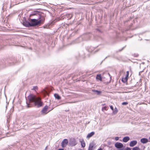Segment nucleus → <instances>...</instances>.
<instances>
[{
	"label": "nucleus",
	"mask_w": 150,
	"mask_h": 150,
	"mask_svg": "<svg viewBox=\"0 0 150 150\" xmlns=\"http://www.w3.org/2000/svg\"><path fill=\"white\" fill-rule=\"evenodd\" d=\"M28 99L30 102H34L35 105L38 107L42 106L43 105L40 98L39 97L36 98L33 95L31 94L28 96Z\"/></svg>",
	"instance_id": "1"
},
{
	"label": "nucleus",
	"mask_w": 150,
	"mask_h": 150,
	"mask_svg": "<svg viewBox=\"0 0 150 150\" xmlns=\"http://www.w3.org/2000/svg\"><path fill=\"white\" fill-rule=\"evenodd\" d=\"M44 19L40 16V17L38 19H31L30 21V26H34L38 25L42 23Z\"/></svg>",
	"instance_id": "2"
},
{
	"label": "nucleus",
	"mask_w": 150,
	"mask_h": 150,
	"mask_svg": "<svg viewBox=\"0 0 150 150\" xmlns=\"http://www.w3.org/2000/svg\"><path fill=\"white\" fill-rule=\"evenodd\" d=\"M127 74L126 76L124 77H123L122 79V81L124 83H126L127 81L129 75V71H127Z\"/></svg>",
	"instance_id": "3"
},
{
	"label": "nucleus",
	"mask_w": 150,
	"mask_h": 150,
	"mask_svg": "<svg viewBox=\"0 0 150 150\" xmlns=\"http://www.w3.org/2000/svg\"><path fill=\"white\" fill-rule=\"evenodd\" d=\"M48 107L47 106H45L42 110L41 113L43 115H45L47 114L48 112L47 111Z\"/></svg>",
	"instance_id": "4"
},
{
	"label": "nucleus",
	"mask_w": 150,
	"mask_h": 150,
	"mask_svg": "<svg viewBox=\"0 0 150 150\" xmlns=\"http://www.w3.org/2000/svg\"><path fill=\"white\" fill-rule=\"evenodd\" d=\"M115 146L117 148L121 149L123 147V144L120 142H117L115 144Z\"/></svg>",
	"instance_id": "5"
},
{
	"label": "nucleus",
	"mask_w": 150,
	"mask_h": 150,
	"mask_svg": "<svg viewBox=\"0 0 150 150\" xmlns=\"http://www.w3.org/2000/svg\"><path fill=\"white\" fill-rule=\"evenodd\" d=\"M68 142V140L67 139H64L62 142L61 145L63 147H65L67 144Z\"/></svg>",
	"instance_id": "6"
},
{
	"label": "nucleus",
	"mask_w": 150,
	"mask_h": 150,
	"mask_svg": "<svg viewBox=\"0 0 150 150\" xmlns=\"http://www.w3.org/2000/svg\"><path fill=\"white\" fill-rule=\"evenodd\" d=\"M137 143V142L136 140H133L131 141L129 143V146L131 147H133L136 145Z\"/></svg>",
	"instance_id": "7"
},
{
	"label": "nucleus",
	"mask_w": 150,
	"mask_h": 150,
	"mask_svg": "<svg viewBox=\"0 0 150 150\" xmlns=\"http://www.w3.org/2000/svg\"><path fill=\"white\" fill-rule=\"evenodd\" d=\"M130 139V138L129 137H126L123 139V141L125 142H126Z\"/></svg>",
	"instance_id": "8"
},
{
	"label": "nucleus",
	"mask_w": 150,
	"mask_h": 150,
	"mask_svg": "<svg viewBox=\"0 0 150 150\" xmlns=\"http://www.w3.org/2000/svg\"><path fill=\"white\" fill-rule=\"evenodd\" d=\"M140 141L142 143L144 144L148 142V140L147 139L144 138L140 140Z\"/></svg>",
	"instance_id": "9"
},
{
	"label": "nucleus",
	"mask_w": 150,
	"mask_h": 150,
	"mask_svg": "<svg viewBox=\"0 0 150 150\" xmlns=\"http://www.w3.org/2000/svg\"><path fill=\"white\" fill-rule=\"evenodd\" d=\"M94 132H93L88 134L87 136V138H90V137L92 136L94 134Z\"/></svg>",
	"instance_id": "10"
},
{
	"label": "nucleus",
	"mask_w": 150,
	"mask_h": 150,
	"mask_svg": "<svg viewBox=\"0 0 150 150\" xmlns=\"http://www.w3.org/2000/svg\"><path fill=\"white\" fill-rule=\"evenodd\" d=\"M23 25L26 26V27H28L29 26H30V22H28L27 21H25L23 22Z\"/></svg>",
	"instance_id": "11"
},
{
	"label": "nucleus",
	"mask_w": 150,
	"mask_h": 150,
	"mask_svg": "<svg viewBox=\"0 0 150 150\" xmlns=\"http://www.w3.org/2000/svg\"><path fill=\"white\" fill-rule=\"evenodd\" d=\"M81 146L83 147H84L85 146V144L84 141L83 139H81L80 141Z\"/></svg>",
	"instance_id": "12"
},
{
	"label": "nucleus",
	"mask_w": 150,
	"mask_h": 150,
	"mask_svg": "<svg viewBox=\"0 0 150 150\" xmlns=\"http://www.w3.org/2000/svg\"><path fill=\"white\" fill-rule=\"evenodd\" d=\"M96 79L97 80H99L100 81H101L102 80V78L100 74L97 75L96 77Z\"/></svg>",
	"instance_id": "13"
},
{
	"label": "nucleus",
	"mask_w": 150,
	"mask_h": 150,
	"mask_svg": "<svg viewBox=\"0 0 150 150\" xmlns=\"http://www.w3.org/2000/svg\"><path fill=\"white\" fill-rule=\"evenodd\" d=\"M93 145L92 144H89L88 148V150H93Z\"/></svg>",
	"instance_id": "14"
},
{
	"label": "nucleus",
	"mask_w": 150,
	"mask_h": 150,
	"mask_svg": "<svg viewBox=\"0 0 150 150\" xmlns=\"http://www.w3.org/2000/svg\"><path fill=\"white\" fill-rule=\"evenodd\" d=\"M54 96L55 98L58 99H59L60 98V96L57 94H54Z\"/></svg>",
	"instance_id": "15"
},
{
	"label": "nucleus",
	"mask_w": 150,
	"mask_h": 150,
	"mask_svg": "<svg viewBox=\"0 0 150 150\" xmlns=\"http://www.w3.org/2000/svg\"><path fill=\"white\" fill-rule=\"evenodd\" d=\"M117 112H118L117 109L116 108H115L114 109V110L113 112V113L114 114H116L117 113Z\"/></svg>",
	"instance_id": "16"
},
{
	"label": "nucleus",
	"mask_w": 150,
	"mask_h": 150,
	"mask_svg": "<svg viewBox=\"0 0 150 150\" xmlns=\"http://www.w3.org/2000/svg\"><path fill=\"white\" fill-rule=\"evenodd\" d=\"M108 109V107L107 106H105L104 107H103L102 108V110H107Z\"/></svg>",
	"instance_id": "17"
},
{
	"label": "nucleus",
	"mask_w": 150,
	"mask_h": 150,
	"mask_svg": "<svg viewBox=\"0 0 150 150\" xmlns=\"http://www.w3.org/2000/svg\"><path fill=\"white\" fill-rule=\"evenodd\" d=\"M132 150H141L140 148L137 147H135L133 148Z\"/></svg>",
	"instance_id": "18"
},
{
	"label": "nucleus",
	"mask_w": 150,
	"mask_h": 150,
	"mask_svg": "<svg viewBox=\"0 0 150 150\" xmlns=\"http://www.w3.org/2000/svg\"><path fill=\"white\" fill-rule=\"evenodd\" d=\"M95 92L97 93L98 94H100L101 93V92L100 91H96Z\"/></svg>",
	"instance_id": "19"
},
{
	"label": "nucleus",
	"mask_w": 150,
	"mask_h": 150,
	"mask_svg": "<svg viewBox=\"0 0 150 150\" xmlns=\"http://www.w3.org/2000/svg\"><path fill=\"white\" fill-rule=\"evenodd\" d=\"M122 105H127L128 104V103L127 102H124L122 103Z\"/></svg>",
	"instance_id": "20"
},
{
	"label": "nucleus",
	"mask_w": 150,
	"mask_h": 150,
	"mask_svg": "<svg viewBox=\"0 0 150 150\" xmlns=\"http://www.w3.org/2000/svg\"><path fill=\"white\" fill-rule=\"evenodd\" d=\"M42 93L44 94H46L47 93V91L45 90H44L42 92Z\"/></svg>",
	"instance_id": "21"
},
{
	"label": "nucleus",
	"mask_w": 150,
	"mask_h": 150,
	"mask_svg": "<svg viewBox=\"0 0 150 150\" xmlns=\"http://www.w3.org/2000/svg\"><path fill=\"white\" fill-rule=\"evenodd\" d=\"M115 139L116 141L118 140L119 139V137H115Z\"/></svg>",
	"instance_id": "22"
},
{
	"label": "nucleus",
	"mask_w": 150,
	"mask_h": 150,
	"mask_svg": "<svg viewBox=\"0 0 150 150\" xmlns=\"http://www.w3.org/2000/svg\"><path fill=\"white\" fill-rule=\"evenodd\" d=\"M125 150H131V149L130 148L127 147Z\"/></svg>",
	"instance_id": "23"
},
{
	"label": "nucleus",
	"mask_w": 150,
	"mask_h": 150,
	"mask_svg": "<svg viewBox=\"0 0 150 150\" xmlns=\"http://www.w3.org/2000/svg\"><path fill=\"white\" fill-rule=\"evenodd\" d=\"M110 107L111 109L112 110H113L114 109L113 106L112 105H111L110 106Z\"/></svg>",
	"instance_id": "24"
},
{
	"label": "nucleus",
	"mask_w": 150,
	"mask_h": 150,
	"mask_svg": "<svg viewBox=\"0 0 150 150\" xmlns=\"http://www.w3.org/2000/svg\"><path fill=\"white\" fill-rule=\"evenodd\" d=\"M58 150H64L63 149H59Z\"/></svg>",
	"instance_id": "25"
},
{
	"label": "nucleus",
	"mask_w": 150,
	"mask_h": 150,
	"mask_svg": "<svg viewBox=\"0 0 150 150\" xmlns=\"http://www.w3.org/2000/svg\"><path fill=\"white\" fill-rule=\"evenodd\" d=\"M47 146L46 147L45 149V150H47Z\"/></svg>",
	"instance_id": "26"
},
{
	"label": "nucleus",
	"mask_w": 150,
	"mask_h": 150,
	"mask_svg": "<svg viewBox=\"0 0 150 150\" xmlns=\"http://www.w3.org/2000/svg\"><path fill=\"white\" fill-rule=\"evenodd\" d=\"M35 90L37 88V87H35Z\"/></svg>",
	"instance_id": "27"
},
{
	"label": "nucleus",
	"mask_w": 150,
	"mask_h": 150,
	"mask_svg": "<svg viewBox=\"0 0 150 150\" xmlns=\"http://www.w3.org/2000/svg\"><path fill=\"white\" fill-rule=\"evenodd\" d=\"M98 150H102V149H100Z\"/></svg>",
	"instance_id": "28"
},
{
	"label": "nucleus",
	"mask_w": 150,
	"mask_h": 150,
	"mask_svg": "<svg viewBox=\"0 0 150 150\" xmlns=\"http://www.w3.org/2000/svg\"><path fill=\"white\" fill-rule=\"evenodd\" d=\"M27 105H28V107H29L30 106H29V105H28V104L27 103Z\"/></svg>",
	"instance_id": "29"
},
{
	"label": "nucleus",
	"mask_w": 150,
	"mask_h": 150,
	"mask_svg": "<svg viewBox=\"0 0 150 150\" xmlns=\"http://www.w3.org/2000/svg\"><path fill=\"white\" fill-rule=\"evenodd\" d=\"M149 140L150 141V137H149Z\"/></svg>",
	"instance_id": "30"
},
{
	"label": "nucleus",
	"mask_w": 150,
	"mask_h": 150,
	"mask_svg": "<svg viewBox=\"0 0 150 150\" xmlns=\"http://www.w3.org/2000/svg\"><path fill=\"white\" fill-rule=\"evenodd\" d=\"M121 150H123V149H121Z\"/></svg>",
	"instance_id": "31"
}]
</instances>
